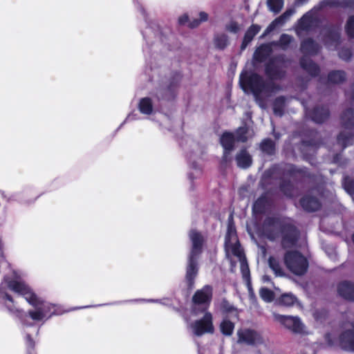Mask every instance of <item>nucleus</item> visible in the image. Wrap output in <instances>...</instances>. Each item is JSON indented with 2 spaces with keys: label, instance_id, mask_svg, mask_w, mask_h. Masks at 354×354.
<instances>
[{
  "label": "nucleus",
  "instance_id": "f257e3e1",
  "mask_svg": "<svg viewBox=\"0 0 354 354\" xmlns=\"http://www.w3.org/2000/svg\"><path fill=\"white\" fill-rule=\"evenodd\" d=\"M225 252L227 258L230 260L232 266H234V257L237 259V261L240 262L241 270L243 278L248 280L249 277V268L245 262V257L243 254V251L240 248L239 241L237 239L236 230L234 226L229 225L227 227V232L225 236Z\"/></svg>",
  "mask_w": 354,
  "mask_h": 354
},
{
  "label": "nucleus",
  "instance_id": "f03ea898",
  "mask_svg": "<svg viewBox=\"0 0 354 354\" xmlns=\"http://www.w3.org/2000/svg\"><path fill=\"white\" fill-rule=\"evenodd\" d=\"M6 283L10 289L23 296L30 305L38 306L42 312L57 314L53 305L41 301L24 281L15 280Z\"/></svg>",
  "mask_w": 354,
  "mask_h": 354
},
{
  "label": "nucleus",
  "instance_id": "7ed1b4c3",
  "mask_svg": "<svg viewBox=\"0 0 354 354\" xmlns=\"http://www.w3.org/2000/svg\"><path fill=\"white\" fill-rule=\"evenodd\" d=\"M189 237L192 242V250L189 257V264L187 269L186 279L189 283H192V280L197 274L195 259L201 252L203 239L199 233L194 230L190 232Z\"/></svg>",
  "mask_w": 354,
  "mask_h": 354
},
{
  "label": "nucleus",
  "instance_id": "20e7f679",
  "mask_svg": "<svg viewBox=\"0 0 354 354\" xmlns=\"http://www.w3.org/2000/svg\"><path fill=\"white\" fill-rule=\"evenodd\" d=\"M287 268L296 275L304 274L308 267L306 258L297 251H288L284 255Z\"/></svg>",
  "mask_w": 354,
  "mask_h": 354
},
{
  "label": "nucleus",
  "instance_id": "39448f33",
  "mask_svg": "<svg viewBox=\"0 0 354 354\" xmlns=\"http://www.w3.org/2000/svg\"><path fill=\"white\" fill-rule=\"evenodd\" d=\"M325 339L330 346H334L337 344L340 348L345 351H354V326L352 328L343 331L339 335L337 342L335 340V336L331 333L326 334Z\"/></svg>",
  "mask_w": 354,
  "mask_h": 354
},
{
  "label": "nucleus",
  "instance_id": "423d86ee",
  "mask_svg": "<svg viewBox=\"0 0 354 354\" xmlns=\"http://www.w3.org/2000/svg\"><path fill=\"white\" fill-rule=\"evenodd\" d=\"M240 85L245 93L252 92L255 95L262 90V82L256 74L243 71L240 75Z\"/></svg>",
  "mask_w": 354,
  "mask_h": 354
},
{
  "label": "nucleus",
  "instance_id": "0eeeda50",
  "mask_svg": "<svg viewBox=\"0 0 354 354\" xmlns=\"http://www.w3.org/2000/svg\"><path fill=\"white\" fill-rule=\"evenodd\" d=\"M274 319L294 333L308 334L305 325L298 317L273 313Z\"/></svg>",
  "mask_w": 354,
  "mask_h": 354
},
{
  "label": "nucleus",
  "instance_id": "6e6552de",
  "mask_svg": "<svg viewBox=\"0 0 354 354\" xmlns=\"http://www.w3.org/2000/svg\"><path fill=\"white\" fill-rule=\"evenodd\" d=\"M203 317L193 324L190 327L196 335L201 336L205 333H212L214 331V326L212 324V315L209 312L202 310Z\"/></svg>",
  "mask_w": 354,
  "mask_h": 354
},
{
  "label": "nucleus",
  "instance_id": "1a4fd4ad",
  "mask_svg": "<svg viewBox=\"0 0 354 354\" xmlns=\"http://www.w3.org/2000/svg\"><path fill=\"white\" fill-rule=\"evenodd\" d=\"M238 342L246 344H258L262 342V338L257 332L250 329L238 330Z\"/></svg>",
  "mask_w": 354,
  "mask_h": 354
},
{
  "label": "nucleus",
  "instance_id": "9d476101",
  "mask_svg": "<svg viewBox=\"0 0 354 354\" xmlns=\"http://www.w3.org/2000/svg\"><path fill=\"white\" fill-rule=\"evenodd\" d=\"M212 298V288L209 286H205L200 290H198L193 297L194 304H207Z\"/></svg>",
  "mask_w": 354,
  "mask_h": 354
},
{
  "label": "nucleus",
  "instance_id": "9b49d317",
  "mask_svg": "<svg viewBox=\"0 0 354 354\" xmlns=\"http://www.w3.org/2000/svg\"><path fill=\"white\" fill-rule=\"evenodd\" d=\"M339 295L344 298L354 301V284L349 282H342L337 288Z\"/></svg>",
  "mask_w": 354,
  "mask_h": 354
},
{
  "label": "nucleus",
  "instance_id": "f8f14e48",
  "mask_svg": "<svg viewBox=\"0 0 354 354\" xmlns=\"http://www.w3.org/2000/svg\"><path fill=\"white\" fill-rule=\"evenodd\" d=\"M234 136L230 133H224L221 138V143L224 149V156L226 158L227 154L233 149Z\"/></svg>",
  "mask_w": 354,
  "mask_h": 354
},
{
  "label": "nucleus",
  "instance_id": "ddd939ff",
  "mask_svg": "<svg viewBox=\"0 0 354 354\" xmlns=\"http://www.w3.org/2000/svg\"><path fill=\"white\" fill-rule=\"evenodd\" d=\"M268 265L276 277L285 276L284 270L282 266L281 265L279 259H277L276 257H270L268 259Z\"/></svg>",
  "mask_w": 354,
  "mask_h": 354
},
{
  "label": "nucleus",
  "instance_id": "4468645a",
  "mask_svg": "<svg viewBox=\"0 0 354 354\" xmlns=\"http://www.w3.org/2000/svg\"><path fill=\"white\" fill-rule=\"evenodd\" d=\"M229 44V37L226 34H217L214 37V45L216 48L224 49Z\"/></svg>",
  "mask_w": 354,
  "mask_h": 354
},
{
  "label": "nucleus",
  "instance_id": "2eb2a0df",
  "mask_svg": "<svg viewBox=\"0 0 354 354\" xmlns=\"http://www.w3.org/2000/svg\"><path fill=\"white\" fill-rule=\"evenodd\" d=\"M236 162L239 167L246 168L251 165V158L245 151H240L236 156Z\"/></svg>",
  "mask_w": 354,
  "mask_h": 354
},
{
  "label": "nucleus",
  "instance_id": "dca6fc26",
  "mask_svg": "<svg viewBox=\"0 0 354 354\" xmlns=\"http://www.w3.org/2000/svg\"><path fill=\"white\" fill-rule=\"evenodd\" d=\"M35 310L29 312L30 317L35 321H41L48 319L53 315V313L42 312L38 306H35Z\"/></svg>",
  "mask_w": 354,
  "mask_h": 354
},
{
  "label": "nucleus",
  "instance_id": "f3484780",
  "mask_svg": "<svg viewBox=\"0 0 354 354\" xmlns=\"http://www.w3.org/2000/svg\"><path fill=\"white\" fill-rule=\"evenodd\" d=\"M302 207L308 211H315L319 207V204L317 201L313 198H305L301 201Z\"/></svg>",
  "mask_w": 354,
  "mask_h": 354
},
{
  "label": "nucleus",
  "instance_id": "a211bd4d",
  "mask_svg": "<svg viewBox=\"0 0 354 354\" xmlns=\"http://www.w3.org/2000/svg\"><path fill=\"white\" fill-rule=\"evenodd\" d=\"M209 19V15L206 12L201 11L198 13V18L193 19L189 24L191 28H197L201 23L206 22Z\"/></svg>",
  "mask_w": 354,
  "mask_h": 354
},
{
  "label": "nucleus",
  "instance_id": "6ab92c4d",
  "mask_svg": "<svg viewBox=\"0 0 354 354\" xmlns=\"http://www.w3.org/2000/svg\"><path fill=\"white\" fill-rule=\"evenodd\" d=\"M260 27L257 25L251 26L247 30L243 42V46H246L253 37L259 32Z\"/></svg>",
  "mask_w": 354,
  "mask_h": 354
},
{
  "label": "nucleus",
  "instance_id": "aec40b11",
  "mask_svg": "<svg viewBox=\"0 0 354 354\" xmlns=\"http://www.w3.org/2000/svg\"><path fill=\"white\" fill-rule=\"evenodd\" d=\"M139 109L144 114H150L152 111V104L149 98H142L139 103Z\"/></svg>",
  "mask_w": 354,
  "mask_h": 354
},
{
  "label": "nucleus",
  "instance_id": "412c9836",
  "mask_svg": "<svg viewBox=\"0 0 354 354\" xmlns=\"http://www.w3.org/2000/svg\"><path fill=\"white\" fill-rule=\"evenodd\" d=\"M297 301V298L291 293L283 294L279 299V304L287 306H293Z\"/></svg>",
  "mask_w": 354,
  "mask_h": 354
},
{
  "label": "nucleus",
  "instance_id": "4be33fe9",
  "mask_svg": "<svg viewBox=\"0 0 354 354\" xmlns=\"http://www.w3.org/2000/svg\"><path fill=\"white\" fill-rule=\"evenodd\" d=\"M270 47L269 45H263L260 46L254 53V58L257 61H262L264 57L270 53Z\"/></svg>",
  "mask_w": 354,
  "mask_h": 354
},
{
  "label": "nucleus",
  "instance_id": "5701e85b",
  "mask_svg": "<svg viewBox=\"0 0 354 354\" xmlns=\"http://www.w3.org/2000/svg\"><path fill=\"white\" fill-rule=\"evenodd\" d=\"M294 13L293 10H287L282 16L275 19L268 28L267 31L272 30L278 24H282L284 21Z\"/></svg>",
  "mask_w": 354,
  "mask_h": 354
},
{
  "label": "nucleus",
  "instance_id": "b1692460",
  "mask_svg": "<svg viewBox=\"0 0 354 354\" xmlns=\"http://www.w3.org/2000/svg\"><path fill=\"white\" fill-rule=\"evenodd\" d=\"M220 328L223 334L225 335H231L234 326L232 322L227 320H223L221 324Z\"/></svg>",
  "mask_w": 354,
  "mask_h": 354
},
{
  "label": "nucleus",
  "instance_id": "393cba45",
  "mask_svg": "<svg viewBox=\"0 0 354 354\" xmlns=\"http://www.w3.org/2000/svg\"><path fill=\"white\" fill-rule=\"evenodd\" d=\"M270 10L274 12H279L283 6V0H268Z\"/></svg>",
  "mask_w": 354,
  "mask_h": 354
},
{
  "label": "nucleus",
  "instance_id": "a878e982",
  "mask_svg": "<svg viewBox=\"0 0 354 354\" xmlns=\"http://www.w3.org/2000/svg\"><path fill=\"white\" fill-rule=\"evenodd\" d=\"M260 296L263 300L266 302H270L274 299V294L272 291L266 288H262L259 292Z\"/></svg>",
  "mask_w": 354,
  "mask_h": 354
},
{
  "label": "nucleus",
  "instance_id": "bb28decb",
  "mask_svg": "<svg viewBox=\"0 0 354 354\" xmlns=\"http://www.w3.org/2000/svg\"><path fill=\"white\" fill-rule=\"evenodd\" d=\"M345 78L344 73L342 71H335L333 73H331L329 76L328 79L330 82L334 83H339L343 81Z\"/></svg>",
  "mask_w": 354,
  "mask_h": 354
},
{
  "label": "nucleus",
  "instance_id": "cd10ccee",
  "mask_svg": "<svg viewBox=\"0 0 354 354\" xmlns=\"http://www.w3.org/2000/svg\"><path fill=\"white\" fill-rule=\"evenodd\" d=\"M261 148L262 151L268 153H272L274 151V147L272 141L270 140H265L261 142Z\"/></svg>",
  "mask_w": 354,
  "mask_h": 354
},
{
  "label": "nucleus",
  "instance_id": "c85d7f7f",
  "mask_svg": "<svg viewBox=\"0 0 354 354\" xmlns=\"http://www.w3.org/2000/svg\"><path fill=\"white\" fill-rule=\"evenodd\" d=\"M301 65L304 68H306L308 71H309L313 75H315L319 71V68L317 66V65L311 62H309L308 63L306 64L304 61H302Z\"/></svg>",
  "mask_w": 354,
  "mask_h": 354
},
{
  "label": "nucleus",
  "instance_id": "c756f323",
  "mask_svg": "<svg viewBox=\"0 0 354 354\" xmlns=\"http://www.w3.org/2000/svg\"><path fill=\"white\" fill-rule=\"evenodd\" d=\"M226 30L232 33H236L241 30L239 24L236 21H230L225 26Z\"/></svg>",
  "mask_w": 354,
  "mask_h": 354
},
{
  "label": "nucleus",
  "instance_id": "7c9ffc66",
  "mask_svg": "<svg viewBox=\"0 0 354 354\" xmlns=\"http://www.w3.org/2000/svg\"><path fill=\"white\" fill-rule=\"evenodd\" d=\"M343 120L348 123V125H353L354 111L353 110H348L346 111L343 116Z\"/></svg>",
  "mask_w": 354,
  "mask_h": 354
},
{
  "label": "nucleus",
  "instance_id": "2f4dec72",
  "mask_svg": "<svg viewBox=\"0 0 354 354\" xmlns=\"http://www.w3.org/2000/svg\"><path fill=\"white\" fill-rule=\"evenodd\" d=\"M346 30L348 35L354 37V17H351L347 22Z\"/></svg>",
  "mask_w": 354,
  "mask_h": 354
},
{
  "label": "nucleus",
  "instance_id": "473e14b6",
  "mask_svg": "<svg viewBox=\"0 0 354 354\" xmlns=\"http://www.w3.org/2000/svg\"><path fill=\"white\" fill-rule=\"evenodd\" d=\"M344 189L348 193L352 194L354 192V183L352 180H345L344 182Z\"/></svg>",
  "mask_w": 354,
  "mask_h": 354
},
{
  "label": "nucleus",
  "instance_id": "72a5a7b5",
  "mask_svg": "<svg viewBox=\"0 0 354 354\" xmlns=\"http://www.w3.org/2000/svg\"><path fill=\"white\" fill-rule=\"evenodd\" d=\"M327 317L325 310H317L314 313V317L317 322H322Z\"/></svg>",
  "mask_w": 354,
  "mask_h": 354
},
{
  "label": "nucleus",
  "instance_id": "f704fd0d",
  "mask_svg": "<svg viewBox=\"0 0 354 354\" xmlns=\"http://www.w3.org/2000/svg\"><path fill=\"white\" fill-rule=\"evenodd\" d=\"M247 129L245 128H240L236 133V140L244 142L246 140V138L243 135L245 133Z\"/></svg>",
  "mask_w": 354,
  "mask_h": 354
},
{
  "label": "nucleus",
  "instance_id": "c9c22d12",
  "mask_svg": "<svg viewBox=\"0 0 354 354\" xmlns=\"http://www.w3.org/2000/svg\"><path fill=\"white\" fill-rule=\"evenodd\" d=\"M192 20L189 19V16L187 14H183L178 17V23L180 25L187 24L189 26V24Z\"/></svg>",
  "mask_w": 354,
  "mask_h": 354
},
{
  "label": "nucleus",
  "instance_id": "e433bc0d",
  "mask_svg": "<svg viewBox=\"0 0 354 354\" xmlns=\"http://www.w3.org/2000/svg\"><path fill=\"white\" fill-rule=\"evenodd\" d=\"M290 41H291V37L289 35H283L281 37L280 44L283 47H285L287 44L290 43Z\"/></svg>",
  "mask_w": 354,
  "mask_h": 354
},
{
  "label": "nucleus",
  "instance_id": "4c0bfd02",
  "mask_svg": "<svg viewBox=\"0 0 354 354\" xmlns=\"http://www.w3.org/2000/svg\"><path fill=\"white\" fill-rule=\"evenodd\" d=\"M248 288L250 299L252 303H254L255 301V296H254V294L249 283L248 284Z\"/></svg>",
  "mask_w": 354,
  "mask_h": 354
},
{
  "label": "nucleus",
  "instance_id": "58836bf2",
  "mask_svg": "<svg viewBox=\"0 0 354 354\" xmlns=\"http://www.w3.org/2000/svg\"><path fill=\"white\" fill-rule=\"evenodd\" d=\"M248 288L250 299L252 303H254L255 301V296H254V294L249 283L248 284Z\"/></svg>",
  "mask_w": 354,
  "mask_h": 354
},
{
  "label": "nucleus",
  "instance_id": "ea45409f",
  "mask_svg": "<svg viewBox=\"0 0 354 354\" xmlns=\"http://www.w3.org/2000/svg\"><path fill=\"white\" fill-rule=\"evenodd\" d=\"M328 116V113H324V117L322 118H319L317 116V113H315V116L313 117V120L316 122H322L324 121V120L325 118H326Z\"/></svg>",
  "mask_w": 354,
  "mask_h": 354
},
{
  "label": "nucleus",
  "instance_id": "a19ab883",
  "mask_svg": "<svg viewBox=\"0 0 354 354\" xmlns=\"http://www.w3.org/2000/svg\"><path fill=\"white\" fill-rule=\"evenodd\" d=\"M339 141L342 143L344 145H346L348 144V141L347 142L343 137V135L341 134L338 138Z\"/></svg>",
  "mask_w": 354,
  "mask_h": 354
},
{
  "label": "nucleus",
  "instance_id": "79ce46f5",
  "mask_svg": "<svg viewBox=\"0 0 354 354\" xmlns=\"http://www.w3.org/2000/svg\"><path fill=\"white\" fill-rule=\"evenodd\" d=\"M266 71H267L268 74L269 75H270L272 77H276V75L274 73H272V72L270 71L269 68H267Z\"/></svg>",
  "mask_w": 354,
  "mask_h": 354
},
{
  "label": "nucleus",
  "instance_id": "37998d69",
  "mask_svg": "<svg viewBox=\"0 0 354 354\" xmlns=\"http://www.w3.org/2000/svg\"><path fill=\"white\" fill-rule=\"evenodd\" d=\"M308 16L306 15L303 17V18L301 19V22L304 23V21H307L308 19Z\"/></svg>",
  "mask_w": 354,
  "mask_h": 354
},
{
  "label": "nucleus",
  "instance_id": "c03bdc74",
  "mask_svg": "<svg viewBox=\"0 0 354 354\" xmlns=\"http://www.w3.org/2000/svg\"><path fill=\"white\" fill-rule=\"evenodd\" d=\"M4 297H6V298L9 301L12 302V298H11L9 295H8L7 294H5V296H4Z\"/></svg>",
  "mask_w": 354,
  "mask_h": 354
},
{
  "label": "nucleus",
  "instance_id": "a18cd8bd",
  "mask_svg": "<svg viewBox=\"0 0 354 354\" xmlns=\"http://www.w3.org/2000/svg\"><path fill=\"white\" fill-rule=\"evenodd\" d=\"M305 0H297L299 3H303Z\"/></svg>",
  "mask_w": 354,
  "mask_h": 354
},
{
  "label": "nucleus",
  "instance_id": "49530a36",
  "mask_svg": "<svg viewBox=\"0 0 354 354\" xmlns=\"http://www.w3.org/2000/svg\"><path fill=\"white\" fill-rule=\"evenodd\" d=\"M2 288H3V286H1V287L0 288V292H1V293H2Z\"/></svg>",
  "mask_w": 354,
  "mask_h": 354
},
{
  "label": "nucleus",
  "instance_id": "de8ad7c7",
  "mask_svg": "<svg viewBox=\"0 0 354 354\" xmlns=\"http://www.w3.org/2000/svg\"><path fill=\"white\" fill-rule=\"evenodd\" d=\"M194 313H195L196 315H198V313L196 311V310H195V309L194 310Z\"/></svg>",
  "mask_w": 354,
  "mask_h": 354
},
{
  "label": "nucleus",
  "instance_id": "09e8293b",
  "mask_svg": "<svg viewBox=\"0 0 354 354\" xmlns=\"http://www.w3.org/2000/svg\"><path fill=\"white\" fill-rule=\"evenodd\" d=\"M263 279L264 280H268V278L265 277H263Z\"/></svg>",
  "mask_w": 354,
  "mask_h": 354
}]
</instances>
